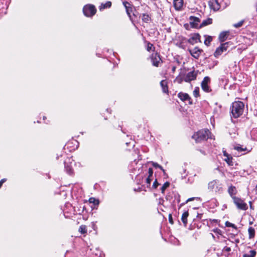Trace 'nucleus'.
Masks as SVG:
<instances>
[{"label": "nucleus", "mask_w": 257, "mask_h": 257, "mask_svg": "<svg viewBox=\"0 0 257 257\" xmlns=\"http://www.w3.org/2000/svg\"><path fill=\"white\" fill-rule=\"evenodd\" d=\"M196 143H200L210 138V132L207 129L201 130L195 133L192 137Z\"/></svg>", "instance_id": "nucleus-1"}, {"label": "nucleus", "mask_w": 257, "mask_h": 257, "mask_svg": "<svg viewBox=\"0 0 257 257\" xmlns=\"http://www.w3.org/2000/svg\"><path fill=\"white\" fill-rule=\"evenodd\" d=\"M244 104L241 101H235L232 103L231 107V113L234 118L239 117L243 113L244 110Z\"/></svg>", "instance_id": "nucleus-2"}, {"label": "nucleus", "mask_w": 257, "mask_h": 257, "mask_svg": "<svg viewBox=\"0 0 257 257\" xmlns=\"http://www.w3.org/2000/svg\"><path fill=\"white\" fill-rule=\"evenodd\" d=\"M208 189L215 193H220L222 191V184L218 180H214L208 184Z\"/></svg>", "instance_id": "nucleus-3"}, {"label": "nucleus", "mask_w": 257, "mask_h": 257, "mask_svg": "<svg viewBox=\"0 0 257 257\" xmlns=\"http://www.w3.org/2000/svg\"><path fill=\"white\" fill-rule=\"evenodd\" d=\"M233 201L236 207L240 210H246L247 209L248 207L246 203L243 200L237 197H233Z\"/></svg>", "instance_id": "nucleus-4"}, {"label": "nucleus", "mask_w": 257, "mask_h": 257, "mask_svg": "<svg viewBox=\"0 0 257 257\" xmlns=\"http://www.w3.org/2000/svg\"><path fill=\"white\" fill-rule=\"evenodd\" d=\"M83 12L86 17H92L96 13V10L92 5H86L83 7Z\"/></svg>", "instance_id": "nucleus-5"}, {"label": "nucleus", "mask_w": 257, "mask_h": 257, "mask_svg": "<svg viewBox=\"0 0 257 257\" xmlns=\"http://www.w3.org/2000/svg\"><path fill=\"white\" fill-rule=\"evenodd\" d=\"M153 170L152 168H150L146 172V175L143 178V180H144L146 185L147 187H149L151 185V182L153 177Z\"/></svg>", "instance_id": "nucleus-6"}, {"label": "nucleus", "mask_w": 257, "mask_h": 257, "mask_svg": "<svg viewBox=\"0 0 257 257\" xmlns=\"http://www.w3.org/2000/svg\"><path fill=\"white\" fill-rule=\"evenodd\" d=\"M189 20L190 25L192 28H199L200 25H199V24L200 23V20L199 18L194 16H190L189 18Z\"/></svg>", "instance_id": "nucleus-7"}, {"label": "nucleus", "mask_w": 257, "mask_h": 257, "mask_svg": "<svg viewBox=\"0 0 257 257\" xmlns=\"http://www.w3.org/2000/svg\"><path fill=\"white\" fill-rule=\"evenodd\" d=\"M229 42L224 43L218 47L215 51L214 55L217 57L220 55L223 52L226 51L228 48V46Z\"/></svg>", "instance_id": "nucleus-8"}, {"label": "nucleus", "mask_w": 257, "mask_h": 257, "mask_svg": "<svg viewBox=\"0 0 257 257\" xmlns=\"http://www.w3.org/2000/svg\"><path fill=\"white\" fill-rule=\"evenodd\" d=\"M210 78L208 76H206L204 78L203 80L201 82V87L202 89L205 91L208 92L210 91V88L208 85V83L210 82Z\"/></svg>", "instance_id": "nucleus-9"}, {"label": "nucleus", "mask_w": 257, "mask_h": 257, "mask_svg": "<svg viewBox=\"0 0 257 257\" xmlns=\"http://www.w3.org/2000/svg\"><path fill=\"white\" fill-rule=\"evenodd\" d=\"M209 6L211 9L214 11L219 10L220 6L217 0H210L209 2Z\"/></svg>", "instance_id": "nucleus-10"}, {"label": "nucleus", "mask_w": 257, "mask_h": 257, "mask_svg": "<svg viewBox=\"0 0 257 257\" xmlns=\"http://www.w3.org/2000/svg\"><path fill=\"white\" fill-rule=\"evenodd\" d=\"M197 76V74L194 71H191L187 74V75L185 76L184 80L185 82H190L192 80H194L196 79Z\"/></svg>", "instance_id": "nucleus-11"}, {"label": "nucleus", "mask_w": 257, "mask_h": 257, "mask_svg": "<svg viewBox=\"0 0 257 257\" xmlns=\"http://www.w3.org/2000/svg\"><path fill=\"white\" fill-rule=\"evenodd\" d=\"M71 161V159L70 158H68L67 160H66L64 162L65 168L66 171L69 174H72L73 172L72 164V162Z\"/></svg>", "instance_id": "nucleus-12"}, {"label": "nucleus", "mask_w": 257, "mask_h": 257, "mask_svg": "<svg viewBox=\"0 0 257 257\" xmlns=\"http://www.w3.org/2000/svg\"><path fill=\"white\" fill-rule=\"evenodd\" d=\"M152 61L153 65L158 67L161 61L160 56L157 53L153 54L152 55Z\"/></svg>", "instance_id": "nucleus-13"}, {"label": "nucleus", "mask_w": 257, "mask_h": 257, "mask_svg": "<svg viewBox=\"0 0 257 257\" xmlns=\"http://www.w3.org/2000/svg\"><path fill=\"white\" fill-rule=\"evenodd\" d=\"M189 51L191 55L196 59L199 58L202 52V50L197 47H195L192 50H189Z\"/></svg>", "instance_id": "nucleus-14"}, {"label": "nucleus", "mask_w": 257, "mask_h": 257, "mask_svg": "<svg viewBox=\"0 0 257 257\" xmlns=\"http://www.w3.org/2000/svg\"><path fill=\"white\" fill-rule=\"evenodd\" d=\"M200 39V36L198 34H194L191 36V37L188 39V42L194 45L197 43Z\"/></svg>", "instance_id": "nucleus-15"}, {"label": "nucleus", "mask_w": 257, "mask_h": 257, "mask_svg": "<svg viewBox=\"0 0 257 257\" xmlns=\"http://www.w3.org/2000/svg\"><path fill=\"white\" fill-rule=\"evenodd\" d=\"M228 193L233 199V197H236L235 195L237 193V190L235 186H230L228 188Z\"/></svg>", "instance_id": "nucleus-16"}, {"label": "nucleus", "mask_w": 257, "mask_h": 257, "mask_svg": "<svg viewBox=\"0 0 257 257\" xmlns=\"http://www.w3.org/2000/svg\"><path fill=\"white\" fill-rule=\"evenodd\" d=\"M183 0H174V6L176 10H180L183 7Z\"/></svg>", "instance_id": "nucleus-17"}, {"label": "nucleus", "mask_w": 257, "mask_h": 257, "mask_svg": "<svg viewBox=\"0 0 257 257\" xmlns=\"http://www.w3.org/2000/svg\"><path fill=\"white\" fill-rule=\"evenodd\" d=\"M229 33V31H223L220 33L219 35V41L221 42L225 41L226 40Z\"/></svg>", "instance_id": "nucleus-18"}, {"label": "nucleus", "mask_w": 257, "mask_h": 257, "mask_svg": "<svg viewBox=\"0 0 257 257\" xmlns=\"http://www.w3.org/2000/svg\"><path fill=\"white\" fill-rule=\"evenodd\" d=\"M223 155L225 157V158L224 159V160L229 165V166H232L233 163L232 162V158L231 157H230L229 155H228V154L225 152H223Z\"/></svg>", "instance_id": "nucleus-19"}, {"label": "nucleus", "mask_w": 257, "mask_h": 257, "mask_svg": "<svg viewBox=\"0 0 257 257\" xmlns=\"http://www.w3.org/2000/svg\"><path fill=\"white\" fill-rule=\"evenodd\" d=\"M178 97L182 101L190 100V97L189 95L186 93L180 92L178 94Z\"/></svg>", "instance_id": "nucleus-20"}, {"label": "nucleus", "mask_w": 257, "mask_h": 257, "mask_svg": "<svg viewBox=\"0 0 257 257\" xmlns=\"http://www.w3.org/2000/svg\"><path fill=\"white\" fill-rule=\"evenodd\" d=\"M123 5L125 8L127 14L129 17H131V12L132 11V8L131 7V4L127 2H124L123 3Z\"/></svg>", "instance_id": "nucleus-21"}, {"label": "nucleus", "mask_w": 257, "mask_h": 257, "mask_svg": "<svg viewBox=\"0 0 257 257\" xmlns=\"http://www.w3.org/2000/svg\"><path fill=\"white\" fill-rule=\"evenodd\" d=\"M160 85L162 88V91L164 93H167L168 91L167 82L166 80H162L160 82Z\"/></svg>", "instance_id": "nucleus-22"}, {"label": "nucleus", "mask_w": 257, "mask_h": 257, "mask_svg": "<svg viewBox=\"0 0 257 257\" xmlns=\"http://www.w3.org/2000/svg\"><path fill=\"white\" fill-rule=\"evenodd\" d=\"M212 19L211 18H208V19L204 20L202 22V23L199 26V28L205 27L206 26H207L208 25L212 24Z\"/></svg>", "instance_id": "nucleus-23"}, {"label": "nucleus", "mask_w": 257, "mask_h": 257, "mask_svg": "<svg viewBox=\"0 0 257 257\" xmlns=\"http://www.w3.org/2000/svg\"><path fill=\"white\" fill-rule=\"evenodd\" d=\"M189 215L188 211L184 212L181 217V220L183 223H184V225L186 226L187 223V217Z\"/></svg>", "instance_id": "nucleus-24"}, {"label": "nucleus", "mask_w": 257, "mask_h": 257, "mask_svg": "<svg viewBox=\"0 0 257 257\" xmlns=\"http://www.w3.org/2000/svg\"><path fill=\"white\" fill-rule=\"evenodd\" d=\"M248 232L249 234V238H252L254 236L255 230L252 227H249L248 229Z\"/></svg>", "instance_id": "nucleus-25"}, {"label": "nucleus", "mask_w": 257, "mask_h": 257, "mask_svg": "<svg viewBox=\"0 0 257 257\" xmlns=\"http://www.w3.org/2000/svg\"><path fill=\"white\" fill-rule=\"evenodd\" d=\"M256 252L254 250H250L248 252L245 253L243 257H254Z\"/></svg>", "instance_id": "nucleus-26"}, {"label": "nucleus", "mask_w": 257, "mask_h": 257, "mask_svg": "<svg viewBox=\"0 0 257 257\" xmlns=\"http://www.w3.org/2000/svg\"><path fill=\"white\" fill-rule=\"evenodd\" d=\"M205 37H206V38L204 41V44L206 46H209L210 44V42L212 40V38L211 36H205Z\"/></svg>", "instance_id": "nucleus-27"}, {"label": "nucleus", "mask_w": 257, "mask_h": 257, "mask_svg": "<svg viewBox=\"0 0 257 257\" xmlns=\"http://www.w3.org/2000/svg\"><path fill=\"white\" fill-rule=\"evenodd\" d=\"M142 20L145 23H148L150 20L151 18L148 14H144L142 16Z\"/></svg>", "instance_id": "nucleus-28"}, {"label": "nucleus", "mask_w": 257, "mask_h": 257, "mask_svg": "<svg viewBox=\"0 0 257 257\" xmlns=\"http://www.w3.org/2000/svg\"><path fill=\"white\" fill-rule=\"evenodd\" d=\"M170 186V183L169 182H165L162 186L161 189L162 193H164L165 190Z\"/></svg>", "instance_id": "nucleus-29"}, {"label": "nucleus", "mask_w": 257, "mask_h": 257, "mask_svg": "<svg viewBox=\"0 0 257 257\" xmlns=\"http://www.w3.org/2000/svg\"><path fill=\"white\" fill-rule=\"evenodd\" d=\"M151 163L153 167H154L156 168H159L164 173H165V170L161 165L158 164L157 163H155V162H152Z\"/></svg>", "instance_id": "nucleus-30"}, {"label": "nucleus", "mask_w": 257, "mask_h": 257, "mask_svg": "<svg viewBox=\"0 0 257 257\" xmlns=\"http://www.w3.org/2000/svg\"><path fill=\"white\" fill-rule=\"evenodd\" d=\"M79 231L82 234L85 233L87 232L86 226L83 225H81L79 227Z\"/></svg>", "instance_id": "nucleus-31"}, {"label": "nucleus", "mask_w": 257, "mask_h": 257, "mask_svg": "<svg viewBox=\"0 0 257 257\" xmlns=\"http://www.w3.org/2000/svg\"><path fill=\"white\" fill-rule=\"evenodd\" d=\"M234 149L237 150L238 152H242V151H245L247 150L246 148H242L240 146H236L234 147Z\"/></svg>", "instance_id": "nucleus-32"}, {"label": "nucleus", "mask_w": 257, "mask_h": 257, "mask_svg": "<svg viewBox=\"0 0 257 257\" xmlns=\"http://www.w3.org/2000/svg\"><path fill=\"white\" fill-rule=\"evenodd\" d=\"M193 95L195 97H197L199 96V88L196 87L193 92Z\"/></svg>", "instance_id": "nucleus-33"}, {"label": "nucleus", "mask_w": 257, "mask_h": 257, "mask_svg": "<svg viewBox=\"0 0 257 257\" xmlns=\"http://www.w3.org/2000/svg\"><path fill=\"white\" fill-rule=\"evenodd\" d=\"M213 232L219 237V235H222L221 231L218 228H215L213 230Z\"/></svg>", "instance_id": "nucleus-34"}, {"label": "nucleus", "mask_w": 257, "mask_h": 257, "mask_svg": "<svg viewBox=\"0 0 257 257\" xmlns=\"http://www.w3.org/2000/svg\"><path fill=\"white\" fill-rule=\"evenodd\" d=\"M243 23V20L240 21L238 23L233 24V27L236 28H238L242 26Z\"/></svg>", "instance_id": "nucleus-35"}, {"label": "nucleus", "mask_w": 257, "mask_h": 257, "mask_svg": "<svg viewBox=\"0 0 257 257\" xmlns=\"http://www.w3.org/2000/svg\"><path fill=\"white\" fill-rule=\"evenodd\" d=\"M111 3L110 2H107L104 4H102L101 7L105 9L107 8H110L111 7Z\"/></svg>", "instance_id": "nucleus-36"}, {"label": "nucleus", "mask_w": 257, "mask_h": 257, "mask_svg": "<svg viewBox=\"0 0 257 257\" xmlns=\"http://www.w3.org/2000/svg\"><path fill=\"white\" fill-rule=\"evenodd\" d=\"M89 202L92 203L94 205H98L99 204V201L92 197L89 199Z\"/></svg>", "instance_id": "nucleus-37"}, {"label": "nucleus", "mask_w": 257, "mask_h": 257, "mask_svg": "<svg viewBox=\"0 0 257 257\" xmlns=\"http://www.w3.org/2000/svg\"><path fill=\"white\" fill-rule=\"evenodd\" d=\"M152 48L154 49L153 45L150 43H148L147 45V50L148 51H151L152 50Z\"/></svg>", "instance_id": "nucleus-38"}, {"label": "nucleus", "mask_w": 257, "mask_h": 257, "mask_svg": "<svg viewBox=\"0 0 257 257\" xmlns=\"http://www.w3.org/2000/svg\"><path fill=\"white\" fill-rule=\"evenodd\" d=\"M159 184L157 182V179H155V181L154 182V183L153 184V188H156L159 186Z\"/></svg>", "instance_id": "nucleus-39"}, {"label": "nucleus", "mask_w": 257, "mask_h": 257, "mask_svg": "<svg viewBox=\"0 0 257 257\" xmlns=\"http://www.w3.org/2000/svg\"><path fill=\"white\" fill-rule=\"evenodd\" d=\"M225 225L227 227H235V225L234 224L228 222V221H226L225 222Z\"/></svg>", "instance_id": "nucleus-40"}, {"label": "nucleus", "mask_w": 257, "mask_h": 257, "mask_svg": "<svg viewBox=\"0 0 257 257\" xmlns=\"http://www.w3.org/2000/svg\"><path fill=\"white\" fill-rule=\"evenodd\" d=\"M230 250H231L230 248L228 246H225L223 249V251H224L229 252Z\"/></svg>", "instance_id": "nucleus-41"}, {"label": "nucleus", "mask_w": 257, "mask_h": 257, "mask_svg": "<svg viewBox=\"0 0 257 257\" xmlns=\"http://www.w3.org/2000/svg\"><path fill=\"white\" fill-rule=\"evenodd\" d=\"M6 181V179H3L0 181V188H1L2 186L3 185V183H4Z\"/></svg>", "instance_id": "nucleus-42"}, {"label": "nucleus", "mask_w": 257, "mask_h": 257, "mask_svg": "<svg viewBox=\"0 0 257 257\" xmlns=\"http://www.w3.org/2000/svg\"><path fill=\"white\" fill-rule=\"evenodd\" d=\"M169 220L170 223H171V224H173V219H172V216L171 214H169Z\"/></svg>", "instance_id": "nucleus-43"}, {"label": "nucleus", "mask_w": 257, "mask_h": 257, "mask_svg": "<svg viewBox=\"0 0 257 257\" xmlns=\"http://www.w3.org/2000/svg\"><path fill=\"white\" fill-rule=\"evenodd\" d=\"M194 198H195L194 197H192V198H188V199L186 201V202H185V203H188V202H189V201H191L193 200L194 199Z\"/></svg>", "instance_id": "nucleus-44"}, {"label": "nucleus", "mask_w": 257, "mask_h": 257, "mask_svg": "<svg viewBox=\"0 0 257 257\" xmlns=\"http://www.w3.org/2000/svg\"><path fill=\"white\" fill-rule=\"evenodd\" d=\"M176 80L178 82V83H181L182 80L181 79H179L178 78H177L176 79Z\"/></svg>", "instance_id": "nucleus-45"}, {"label": "nucleus", "mask_w": 257, "mask_h": 257, "mask_svg": "<svg viewBox=\"0 0 257 257\" xmlns=\"http://www.w3.org/2000/svg\"><path fill=\"white\" fill-rule=\"evenodd\" d=\"M175 67H173V68H172V71H174L175 70Z\"/></svg>", "instance_id": "nucleus-46"}, {"label": "nucleus", "mask_w": 257, "mask_h": 257, "mask_svg": "<svg viewBox=\"0 0 257 257\" xmlns=\"http://www.w3.org/2000/svg\"><path fill=\"white\" fill-rule=\"evenodd\" d=\"M255 8H256V10L257 11V2H256V3L255 4Z\"/></svg>", "instance_id": "nucleus-47"}, {"label": "nucleus", "mask_w": 257, "mask_h": 257, "mask_svg": "<svg viewBox=\"0 0 257 257\" xmlns=\"http://www.w3.org/2000/svg\"><path fill=\"white\" fill-rule=\"evenodd\" d=\"M212 236H213V238H214V237H215L214 235H213V234H212Z\"/></svg>", "instance_id": "nucleus-48"}]
</instances>
